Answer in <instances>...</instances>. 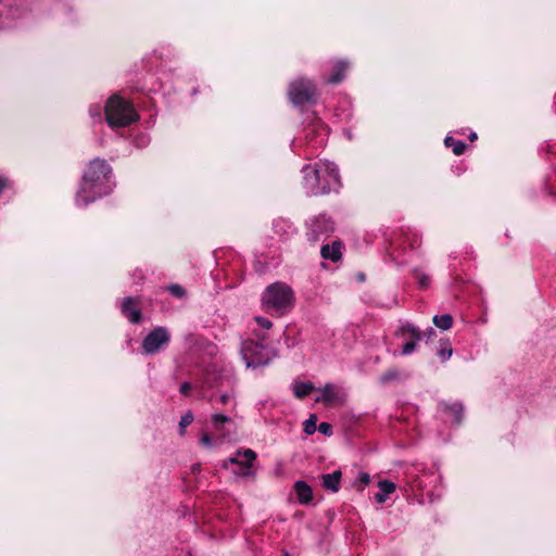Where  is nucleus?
Listing matches in <instances>:
<instances>
[{
  "label": "nucleus",
  "mask_w": 556,
  "mask_h": 556,
  "mask_svg": "<svg viewBox=\"0 0 556 556\" xmlns=\"http://www.w3.org/2000/svg\"><path fill=\"white\" fill-rule=\"evenodd\" d=\"M444 143L446 147L452 148L455 155H462L466 150L465 142L455 140L453 137H446Z\"/></svg>",
  "instance_id": "nucleus-22"
},
{
  "label": "nucleus",
  "mask_w": 556,
  "mask_h": 556,
  "mask_svg": "<svg viewBox=\"0 0 556 556\" xmlns=\"http://www.w3.org/2000/svg\"><path fill=\"white\" fill-rule=\"evenodd\" d=\"M443 408L453 422L460 424L464 413V407L460 403L444 404Z\"/></svg>",
  "instance_id": "nucleus-16"
},
{
  "label": "nucleus",
  "mask_w": 556,
  "mask_h": 556,
  "mask_svg": "<svg viewBox=\"0 0 556 556\" xmlns=\"http://www.w3.org/2000/svg\"><path fill=\"white\" fill-rule=\"evenodd\" d=\"M416 343H417V341H415V339H413V340L406 342L405 344H403L402 353L405 355L410 354L416 349Z\"/></svg>",
  "instance_id": "nucleus-30"
},
{
  "label": "nucleus",
  "mask_w": 556,
  "mask_h": 556,
  "mask_svg": "<svg viewBox=\"0 0 556 556\" xmlns=\"http://www.w3.org/2000/svg\"><path fill=\"white\" fill-rule=\"evenodd\" d=\"M469 139L471 141L476 140L477 139V134L472 132L470 136H469Z\"/></svg>",
  "instance_id": "nucleus-38"
},
{
  "label": "nucleus",
  "mask_w": 556,
  "mask_h": 556,
  "mask_svg": "<svg viewBox=\"0 0 556 556\" xmlns=\"http://www.w3.org/2000/svg\"><path fill=\"white\" fill-rule=\"evenodd\" d=\"M294 492L301 504H309L313 501V490L304 481H296L294 483Z\"/></svg>",
  "instance_id": "nucleus-11"
},
{
  "label": "nucleus",
  "mask_w": 556,
  "mask_h": 556,
  "mask_svg": "<svg viewBox=\"0 0 556 556\" xmlns=\"http://www.w3.org/2000/svg\"><path fill=\"white\" fill-rule=\"evenodd\" d=\"M405 333H408L410 337H412V340L415 339V341H419L421 339V332L420 330L410 325V324H407V325H404L402 326L397 331H396V334H405Z\"/></svg>",
  "instance_id": "nucleus-23"
},
{
  "label": "nucleus",
  "mask_w": 556,
  "mask_h": 556,
  "mask_svg": "<svg viewBox=\"0 0 556 556\" xmlns=\"http://www.w3.org/2000/svg\"><path fill=\"white\" fill-rule=\"evenodd\" d=\"M237 454L238 456L243 457V464L238 465L240 469L238 471H235V475L241 477L254 476V472L252 471V465L256 459V453L251 448H247L244 451H238Z\"/></svg>",
  "instance_id": "nucleus-9"
},
{
  "label": "nucleus",
  "mask_w": 556,
  "mask_h": 556,
  "mask_svg": "<svg viewBox=\"0 0 556 556\" xmlns=\"http://www.w3.org/2000/svg\"><path fill=\"white\" fill-rule=\"evenodd\" d=\"M341 471L336 470L332 473H326L321 476L323 486L326 490L338 492L340 489Z\"/></svg>",
  "instance_id": "nucleus-13"
},
{
  "label": "nucleus",
  "mask_w": 556,
  "mask_h": 556,
  "mask_svg": "<svg viewBox=\"0 0 556 556\" xmlns=\"http://www.w3.org/2000/svg\"><path fill=\"white\" fill-rule=\"evenodd\" d=\"M200 443L205 447H211L213 444L212 438L206 433H202L200 438Z\"/></svg>",
  "instance_id": "nucleus-35"
},
{
  "label": "nucleus",
  "mask_w": 556,
  "mask_h": 556,
  "mask_svg": "<svg viewBox=\"0 0 556 556\" xmlns=\"http://www.w3.org/2000/svg\"><path fill=\"white\" fill-rule=\"evenodd\" d=\"M348 67H349V65L346 62L338 61L334 64L333 73L330 75V77L327 79V81L329 84H339L340 81H342V79L345 76Z\"/></svg>",
  "instance_id": "nucleus-17"
},
{
  "label": "nucleus",
  "mask_w": 556,
  "mask_h": 556,
  "mask_svg": "<svg viewBox=\"0 0 556 556\" xmlns=\"http://www.w3.org/2000/svg\"><path fill=\"white\" fill-rule=\"evenodd\" d=\"M294 294L292 289L282 282H275L268 286L262 296V304L265 308H273L283 313L293 306Z\"/></svg>",
  "instance_id": "nucleus-4"
},
{
  "label": "nucleus",
  "mask_w": 556,
  "mask_h": 556,
  "mask_svg": "<svg viewBox=\"0 0 556 556\" xmlns=\"http://www.w3.org/2000/svg\"><path fill=\"white\" fill-rule=\"evenodd\" d=\"M105 119L112 128L126 127L136 119L134 105L118 94L110 97L104 108Z\"/></svg>",
  "instance_id": "nucleus-3"
},
{
  "label": "nucleus",
  "mask_w": 556,
  "mask_h": 556,
  "mask_svg": "<svg viewBox=\"0 0 556 556\" xmlns=\"http://www.w3.org/2000/svg\"><path fill=\"white\" fill-rule=\"evenodd\" d=\"M288 94L294 105H303L314 101L317 93L311 80L299 78L290 84Z\"/></svg>",
  "instance_id": "nucleus-5"
},
{
  "label": "nucleus",
  "mask_w": 556,
  "mask_h": 556,
  "mask_svg": "<svg viewBox=\"0 0 556 556\" xmlns=\"http://www.w3.org/2000/svg\"><path fill=\"white\" fill-rule=\"evenodd\" d=\"M168 291L176 298H184L186 295V290L179 285L169 286Z\"/></svg>",
  "instance_id": "nucleus-28"
},
{
  "label": "nucleus",
  "mask_w": 556,
  "mask_h": 556,
  "mask_svg": "<svg viewBox=\"0 0 556 556\" xmlns=\"http://www.w3.org/2000/svg\"><path fill=\"white\" fill-rule=\"evenodd\" d=\"M192 421H193V415L190 410L187 412L184 416H181L180 421H179L180 434L185 433L186 427L189 426Z\"/></svg>",
  "instance_id": "nucleus-26"
},
{
  "label": "nucleus",
  "mask_w": 556,
  "mask_h": 556,
  "mask_svg": "<svg viewBox=\"0 0 556 556\" xmlns=\"http://www.w3.org/2000/svg\"><path fill=\"white\" fill-rule=\"evenodd\" d=\"M318 430L325 434V435H331L332 434V426L328 422H321L318 426Z\"/></svg>",
  "instance_id": "nucleus-33"
},
{
  "label": "nucleus",
  "mask_w": 556,
  "mask_h": 556,
  "mask_svg": "<svg viewBox=\"0 0 556 556\" xmlns=\"http://www.w3.org/2000/svg\"><path fill=\"white\" fill-rule=\"evenodd\" d=\"M11 186V181L7 176H0V194Z\"/></svg>",
  "instance_id": "nucleus-36"
},
{
  "label": "nucleus",
  "mask_w": 556,
  "mask_h": 556,
  "mask_svg": "<svg viewBox=\"0 0 556 556\" xmlns=\"http://www.w3.org/2000/svg\"><path fill=\"white\" fill-rule=\"evenodd\" d=\"M316 422H317V417L316 415H311L309 418L307 420L304 421V432L306 434H313L315 431H316Z\"/></svg>",
  "instance_id": "nucleus-25"
},
{
  "label": "nucleus",
  "mask_w": 556,
  "mask_h": 556,
  "mask_svg": "<svg viewBox=\"0 0 556 556\" xmlns=\"http://www.w3.org/2000/svg\"><path fill=\"white\" fill-rule=\"evenodd\" d=\"M453 350L452 348L446 344L442 346V349L439 351V355L441 356L442 361H446L452 356Z\"/></svg>",
  "instance_id": "nucleus-29"
},
{
  "label": "nucleus",
  "mask_w": 556,
  "mask_h": 556,
  "mask_svg": "<svg viewBox=\"0 0 556 556\" xmlns=\"http://www.w3.org/2000/svg\"><path fill=\"white\" fill-rule=\"evenodd\" d=\"M264 346L254 341L244 342L242 345V356L245 359L247 367L264 366L268 363V357L263 356Z\"/></svg>",
  "instance_id": "nucleus-7"
},
{
  "label": "nucleus",
  "mask_w": 556,
  "mask_h": 556,
  "mask_svg": "<svg viewBox=\"0 0 556 556\" xmlns=\"http://www.w3.org/2000/svg\"><path fill=\"white\" fill-rule=\"evenodd\" d=\"M303 188L307 194L318 195L328 193L340 186L337 166L329 161H319L303 167Z\"/></svg>",
  "instance_id": "nucleus-2"
},
{
  "label": "nucleus",
  "mask_w": 556,
  "mask_h": 556,
  "mask_svg": "<svg viewBox=\"0 0 556 556\" xmlns=\"http://www.w3.org/2000/svg\"><path fill=\"white\" fill-rule=\"evenodd\" d=\"M314 390V386L311 382H295L293 386V392L296 397L303 399Z\"/></svg>",
  "instance_id": "nucleus-20"
},
{
  "label": "nucleus",
  "mask_w": 556,
  "mask_h": 556,
  "mask_svg": "<svg viewBox=\"0 0 556 556\" xmlns=\"http://www.w3.org/2000/svg\"><path fill=\"white\" fill-rule=\"evenodd\" d=\"M213 407H218L219 405L232 404L236 407L237 403L235 400V395L232 393H222L219 395H212L210 399Z\"/></svg>",
  "instance_id": "nucleus-19"
},
{
  "label": "nucleus",
  "mask_w": 556,
  "mask_h": 556,
  "mask_svg": "<svg viewBox=\"0 0 556 556\" xmlns=\"http://www.w3.org/2000/svg\"><path fill=\"white\" fill-rule=\"evenodd\" d=\"M378 485H379L380 492L375 494V500L378 503H383V502H386L388 495H390L391 493H393L395 491V484L389 480H382L379 482Z\"/></svg>",
  "instance_id": "nucleus-18"
},
{
  "label": "nucleus",
  "mask_w": 556,
  "mask_h": 556,
  "mask_svg": "<svg viewBox=\"0 0 556 556\" xmlns=\"http://www.w3.org/2000/svg\"><path fill=\"white\" fill-rule=\"evenodd\" d=\"M111 167L101 159H94L87 165L79 190L76 193V202L80 205H87L96 199L108 194L110 189L106 185Z\"/></svg>",
  "instance_id": "nucleus-1"
},
{
  "label": "nucleus",
  "mask_w": 556,
  "mask_h": 556,
  "mask_svg": "<svg viewBox=\"0 0 556 556\" xmlns=\"http://www.w3.org/2000/svg\"><path fill=\"white\" fill-rule=\"evenodd\" d=\"M333 231V223L325 216L317 217L312 224L311 236L317 241L321 236Z\"/></svg>",
  "instance_id": "nucleus-10"
},
{
  "label": "nucleus",
  "mask_w": 556,
  "mask_h": 556,
  "mask_svg": "<svg viewBox=\"0 0 556 556\" xmlns=\"http://www.w3.org/2000/svg\"><path fill=\"white\" fill-rule=\"evenodd\" d=\"M397 377L399 372L396 370H389L388 372L383 374L380 379L384 383L390 380L396 379Z\"/></svg>",
  "instance_id": "nucleus-32"
},
{
  "label": "nucleus",
  "mask_w": 556,
  "mask_h": 556,
  "mask_svg": "<svg viewBox=\"0 0 556 556\" xmlns=\"http://www.w3.org/2000/svg\"><path fill=\"white\" fill-rule=\"evenodd\" d=\"M238 454L235 457H229L223 463V467L228 468V464L242 465L243 460H240Z\"/></svg>",
  "instance_id": "nucleus-34"
},
{
  "label": "nucleus",
  "mask_w": 556,
  "mask_h": 556,
  "mask_svg": "<svg viewBox=\"0 0 556 556\" xmlns=\"http://www.w3.org/2000/svg\"><path fill=\"white\" fill-rule=\"evenodd\" d=\"M319 392L320 394L316 397V402L332 404L339 400V395L332 384H326Z\"/></svg>",
  "instance_id": "nucleus-15"
},
{
  "label": "nucleus",
  "mask_w": 556,
  "mask_h": 556,
  "mask_svg": "<svg viewBox=\"0 0 556 556\" xmlns=\"http://www.w3.org/2000/svg\"><path fill=\"white\" fill-rule=\"evenodd\" d=\"M370 483V476L367 472H361L357 480L354 483V488L358 491H363L366 485Z\"/></svg>",
  "instance_id": "nucleus-24"
},
{
  "label": "nucleus",
  "mask_w": 556,
  "mask_h": 556,
  "mask_svg": "<svg viewBox=\"0 0 556 556\" xmlns=\"http://www.w3.org/2000/svg\"><path fill=\"white\" fill-rule=\"evenodd\" d=\"M211 424L213 429L218 433V439L225 440L227 439L229 432L227 431V426L235 425L233 420L220 413H215L211 417Z\"/></svg>",
  "instance_id": "nucleus-8"
},
{
  "label": "nucleus",
  "mask_w": 556,
  "mask_h": 556,
  "mask_svg": "<svg viewBox=\"0 0 556 556\" xmlns=\"http://www.w3.org/2000/svg\"><path fill=\"white\" fill-rule=\"evenodd\" d=\"M134 298H125L122 303V313L134 324L139 321V311L136 309Z\"/></svg>",
  "instance_id": "nucleus-12"
},
{
  "label": "nucleus",
  "mask_w": 556,
  "mask_h": 556,
  "mask_svg": "<svg viewBox=\"0 0 556 556\" xmlns=\"http://www.w3.org/2000/svg\"><path fill=\"white\" fill-rule=\"evenodd\" d=\"M170 334L164 327H156L150 331L141 342V348L147 354H155L169 343Z\"/></svg>",
  "instance_id": "nucleus-6"
},
{
  "label": "nucleus",
  "mask_w": 556,
  "mask_h": 556,
  "mask_svg": "<svg viewBox=\"0 0 556 556\" xmlns=\"http://www.w3.org/2000/svg\"><path fill=\"white\" fill-rule=\"evenodd\" d=\"M254 320L264 329H270L273 326L270 320L261 316H256Z\"/></svg>",
  "instance_id": "nucleus-31"
},
{
  "label": "nucleus",
  "mask_w": 556,
  "mask_h": 556,
  "mask_svg": "<svg viewBox=\"0 0 556 556\" xmlns=\"http://www.w3.org/2000/svg\"><path fill=\"white\" fill-rule=\"evenodd\" d=\"M320 253L324 258L337 262L341 258V243L334 241L332 244H326L321 248Z\"/></svg>",
  "instance_id": "nucleus-14"
},
{
  "label": "nucleus",
  "mask_w": 556,
  "mask_h": 556,
  "mask_svg": "<svg viewBox=\"0 0 556 556\" xmlns=\"http://www.w3.org/2000/svg\"><path fill=\"white\" fill-rule=\"evenodd\" d=\"M416 278L418 280V285L420 288H428L429 285H430V278L428 275H426L425 273H421V271H416Z\"/></svg>",
  "instance_id": "nucleus-27"
},
{
  "label": "nucleus",
  "mask_w": 556,
  "mask_h": 556,
  "mask_svg": "<svg viewBox=\"0 0 556 556\" xmlns=\"http://www.w3.org/2000/svg\"><path fill=\"white\" fill-rule=\"evenodd\" d=\"M191 389V384L189 382H184L181 386H180V393L182 394H187Z\"/></svg>",
  "instance_id": "nucleus-37"
},
{
  "label": "nucleus",
  "mask_w": 556,
  "mask_h": 556,
  "mask_svg": "<svg viewBox=\"0 0 556 556\" xmlns=\"http://www.w3.org/2000/svg\"><path fill=\"white\" fill-rule=\"evenodd\" d=\"M433 324L442 329V330H448L453 325V317L450 314L444 315H435L433 317Z\"/></svg>",
  "instance_id": "nucleus-21"
}]
</instances>
